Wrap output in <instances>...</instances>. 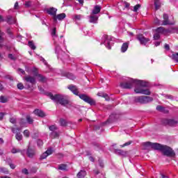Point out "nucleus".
<instances>
[{
  "label": "nucleus",
  "mask_w": 178,
  "mask_h": 178,
  "mask_svg": "<svg viewBox=\"0 0 178 178\" xmlns=\"http://www.w3.org/2000/svg\"><path fill=\"white\" fill-rule=\"evenodd\" d=\"M11 131L13 133H20L22 131V127H17V128H12Z\"/></svg>",
  "instance_id": "39"
},
{
  "label": "nucleus",
  "mask_w": 178,
  "mask_h": 178,
  "mask_svg": "<svg viewBox=\"0 0 178 178\" xmlns=\"http://www.w3.org/2000/svg\"><path fill=\"white\" fill-rule=\"evenodd\" d=\"M51 138H58V137H59V133L56 132V131H53L51 132L50 134Z\"/></svg>",
  "instance_id": "36"
},
{
  "label": "nucleus",
  "mask_w": 178,
  "mask_h": 178,
  "mask_svg": "<svg viewBox=\"0 0 178 178\" xmlns=\"http://www.w3.org/2000/svg\"><path fill=\"white\" fill-rule=\"evenodd\" d=\"M127 49H129V42H126L122 44L121 47V52H122V54H124V52H126Z\"/></svg>",
  "instance_id": "24"
},
{
  "label": "nucleus",
  "mask_w": 178,
  "mask_h": 178,
  "mask_svg": "<svg viewBox=\"0 0 178 178\" xmlns=\"http://www.w3.org/2000/svg\"><path fill=\"white\" fill-rule=\"evenodd\" d=\"M141 8V5L136 4L135 6H134V12H138V10Z\"/></svg>",
  "instance_id": "51"
},
{
  "label": "nucleus",
  "mask_w": 178,
  "mask_h": 178,
  "mask_svg": "<svg viewBox=\"0 0 178 178\" xmlns=\"http://www.w3.org/2000/svg\"><path fill=\"white\" fill-rule=\"evenodd\" d=\"M26 72L27 73H33L35 77H37L40 74H38V69L35 67L26 68Z\"/></svg>",
  "instance_id": "15"
},
{
  "label": "nucleus",
  "mask_w": 178,
  "mask_h": 178,
  "mask_svg": "<svg viewBox=\"0 0 178 178\" xmlns=\"http://www.w3.org/2000/svg\"><path fill=\"white\" fill-rule=\"evenodd\" d=\"M4 22H6L8 24H13V23H15V20L13 19V17H12V15H8Z\"/></svg>",
  "instance_id": "26"
},
{
  "label": "nucleus",
  "mask_w": 178,
  "mask_h": 178,
  "mask_svg": "<svg viewBox=\"0 0 178 178\" xmlns=\"http://www.w3.org/2000/svg\"><path fill=\"white\" fill-rule=\"evenodd\" d=\"M37 145L38 147H42L44 145V142L41 139H38L37 140Z\"/></svg>",
  "instance_id": "54"
},
{
  "label": "nucleus",
  "mask_w": 178,
  "mask_h": 178,
  "mask_svg": "<svg viewBox=\"0 0 178 178\" xmlns=\"http://www.w3.org/2000/svg\"><path fill=\"white\" fill-rule=\"evenodd\" d=\"M40 60L45 65V66H48V63L47 62V60L44 58V57L40 56Z\"/></svg>",
  "instance_id": "62"
},
{
  "label": "nucleus",
  "mask_w": 178,
  "mask_h": 178,
  "mask_svg": "<svg viewBox=\"0 0 178 178\" xmlns=\"http://www.w3.org/2000/svg\"><path fill=\"white\" fill-rule=\"evenodd\" d=\"M60 126L62 127H66L67 126V120L60 118Z\"/></svg>",
  "instance_id": "29"
},
{
  "label": "nucleus",
  "mask_w": 178,
  "mask_h": 178,
  "mask_svg": "<svg viewBox=\"0 0 178 178\" xmlns=\"http://www.w3.org/2000/svg\"><path fill=\"white\" fill-rule=\"evenodd\" d=\"M7 163L11 169H15L16 168V165H15V164L12 163V160L10 159H7Z\"/></svg>",
  "instance_id": "37"
},
{
  "label": "nucleus",
  "mask_w": 178,
  "mask_h": 178,
  "mask_svg": "<svg viewBox=\"0 0 178 178\" xmlns=\"http://www.w3.org/2000/svg\"><path fill=\"white\" fill-rule=\"evenodd\" d=\"M78 178H84L87 176V172L84 170H81L77 174Z\"/></svg>",
  "instance_id": "25"
},
{
  "label": "nucleus",
  "mask_w": 178,
  "mask_h": 178,
  "mask_svg": "<svg viewBox=\"0 0 178 178\" xmlns=\"http://www.w3.org/2000/svg\"><path fill=\"white\" fill-rule=\"evenodd\" d=\"M0 173H4L5 175H8V173H9V171H8V169L5 168H0Z\"/></svg>",
  "instance_id": "44"
},
{
  "label": "nucleus",
  "mask_w": 178,
  "mask_h": 178,
  "mask_svg": "<svg viewBox=\"0 0 178 178\" xmlns=\"http://www.w3.org/2000/svg\"><path fill=\"white\" fill-rule=\"evenodd\" d=\"M154 8H155V10H158V9L161 8V3L159 2V0L154 1Z\"/></svg>",
  "instance_id": "34"
},
{
  "label": "nucleus",
  "mask_w": 178,
  "mask_h": 178,
  "mask_svg": "<svg viewBox=\"0 0 178 178\" xmlns=\"http://www.w3.org/2000/svg\"><path fill=\"white\" fill-rule=\"evenodd\" d=\"M33 113L36 116H39V118H45V113H44L42 110L36 108L34 110Z\"/></svg>",
  "instance_id": "18"
},
{
  "label": "nucleus",
  "mask_w": 178,
  "mask_h": 178,
  "mask_svg": "<svg viewBox=\"0 0 178 178\" xmlns=\"http://www.w3.org/2000/svg\"><path fill=\"white\" fill-rule=\"evenodd\" d=\"M0 102L1 104H6V102H8V99H6L5 97L3 96H1L0 97Z\"/></svg>",
  "instance_id": "46"
},
{
  "label": "nucleus",
  "mask_w": 178,
  "mask_h": 178,
  "mask_svg": "<svg viewBox=\"0 0 178 178\" xmlns=\"http://www.w3.org/2000/svg\"><path fill=\"white\" fill-rule=\"evenodd\" d=\"M132 143H133V141L129 140V141H128V142L124 143L122 145H121V147H122V148L124 147H127L128 145H131Z\"/></svg>",
  "instance_id": "61"
},
{
  "label": "nucleus",
  "mask_w": 178,
  "mask_h": 178,
  "mask_svg": "<svg viewBox=\"0 0 178 178\" xmlns=\"http://www.w3.org/2000/svg\"><path fill=\"white\" fill-rule=\"evenodd\" d=\"M24 5L25 8H31V1H25Z\"/></svg>",
  "instance_id": "55"
},
{
  "label": "nucleus",
  "mask_w": 178,
  "mask_h": 178,
  "mask_svg": "<svg viewBox=\"0 0 178 178\" xmlns=\"http://www.w3.org/2000/svg\"><path fill=\"white\" fill-rule=\"evenodd\" d=\"M19 124L21 127H24V126H26V120L23 118H21L19 121Z\"/></svg>",
  "instance_id": "48"
},
{
  "label": "nucleus",
  "mask_w": 178,
  "mask_h": 178,
  "mask_svg": "<svg viewBox=\"0 0 178 178\" xmlns=\"http://www.w3.org/2000/svg\"><path fill=\"white\" fill-rule=\"evenodd\" d=\"M136 40L139 41L140 45H147L149 42V38H145L143 34H138L136 35Z\"/></svg>",
  "instance_id": "9"
},
{
  "label": "nucleus",
  "mask_w": 178,
  "mask_h": 178,
  "mask_svg": "<svg viewBox=\"0 0 178 178\" xmlns=\"http://www.w3.org/2000/svg\"><path fill=\"white\" fill-rule=\"evenodd\" d=\"M60 45H63V47L67 48L66 41L65 40V38L63 35H60V38L58 41L54 40V46H55V54L57 55L58 59H60L63 62L65 60H67L70 56L66 54V52L63 51L60 48Z\"/></svg>",
  "instance_id": "3"
},
{
  "label": "nucleus",
  "mask_w": 178,
  "mask_h": 178,
  "mask_svg": "<svg viewBox=\"0 0 178 178\" xmlns=\"http://www.w3.org/2000/svg\"><path fill=\"white\" fill-rule=\"evenodd\" d=\"M26 122L29 124H33L34 120L32 119V118L30 115H26Z\"/></svg>",
  "instance_id": "40"
},
{
  "label": "nucleus",
  "mask_w": 178,
  "mask_h": 178,
  "mask_svg": "<svg viewBox=\"0 0 178 178\" xmlns=\"http://www.w3.org/2000/svg\"><path fill=\"white\" fill-rule=\"evenodd\" d=\"M161 124L163 126H176L178 122L177 120H175L174 119H166L163 118L161 120Z\"/></svg>",
  "instance_id": "8"
},
{
  "label": "nucleus",
  "mask_w": 178,
  "mask_h": 178,
  "mask_svg": "<svg viewBox=\"0 0 178 178\" xmlns=\"http://www.w3.org/2000/svg\"><path fill=\"white\" fill-rule=\"evenodd\" d=\"M98 19H99V16L94 14H90V16H88V22L92 24H98Z\"/></svg>",
  "instance_id": "11"
},
{
  "label": "nucleus",
  "mask_w": 178,
  "mask_h": 178,
  "mask_svg": "<svg viewBox=\"0 0 178 178\" xmlns=\"http://www.w3.org/2000/svg\"><path fill=\"white\" fill-rule=\"evenodd\" d=\"M163 96L167 99H172V100L175 99V97L172 95H163Z\"/></svg>",
  "instance_id": "60"
},
{
  "label": "nucleus",
  "mask_w": 178,
  "mask_h": 178,
  "mask_svg": "<svg viewBox=\"0 0 178 178\" xmlns=\"http://www.w3.org/2000/svg\"><path fill=\"white\" fill-rule=\"evenodd\" d=\"M48 156L47 153H46V152H44L40 157V160L42 161V159H46V158Z\"/></svg>",
  "instance_id": "49"
},
{
  "label": "nucleus",
  "mask_w": 178,
  "mask_h": 178,
  "mask_svg": "<svg viewBox=\"0 0 178 178\" xmlns=\"http://www.w3.org/2000/svg\"><path fill=\"white\" fill-rule=\"evenodd\" d=\"M24 81H26V83H31L32 86H34L35 83H37V81L35 80V78L34 76L27 75L24 76Z\"/></svg>",
  "instance_id": "14"
},
{
  "label": "nucleus",
  "mask_w": 178,
  "mask_h": 178,
  "mask_svg": "<svg viewBox=\"0 0 178 178\" xmlns=\"http://www.w3.org/2000/svg\"><path fill=\"white\" fill-rule=\"evenodd\" d=\"M72 93L74 95L79 97L80 99L83 101V102H86V104L90 105V106H95V105H97V102L95 101V99L88 96L87 94H79V89L77 88L72 90Z\"/></svg>",
  "instance_id": "5"
},
{
  "label": "nucleus",
  "mask_w": 178,
  "mask_h": 178,
  "mask_svg": "<svg viewBox=\"0 0 178 178\" xmlns=\"http://www.w3.org/2000/svg\"><path fill=\"white\" fill-rule=\"evenodd\" d=\"M97 95L99 97H102L103 98H106V99L109 98V96H108V94L104 93V92H99Z\"/></svg>",
  "instance_id": "42"
},
{
  "label": "nucleus",
  "mask_w": 178,
  "mask_h": 178,
  "mask_svg": "<svg viewBox=\"0 0 178 178\" xmlns=\"http://www.w3.org/2000/svg\"><path fill=\"white\" fill-rule=\"evenodd\" d=\"M167 30H169V29H165L163 27H159L156 29V31L159 34H170V32H167Z\"/></svg>",
  "instance_id": "21"
},
{
  "label": "nucleus",
  "mask_w": 178,
  "mask_h": 178,
  "mask_svg": "<svg viewBox=\"0 0 178 178\" xmlns=\"http://www.w3.org/2000/svg\"><path fill=\"white\" fill-rule=\"evenodd\" d=\"M114 152L115 154H116V155H119L120 156H124V157L127 156V152H124L122 149H115L114 150Z\"/></svg>",
  "instance_id": "20"
},
{
  "label": "nucleus",
  "mask_w": 178,
  "mask_h": 178,
  "mask_svg": "<svg viewBox=\"0 0 178 178\" xmlns=\"http://www.w3.org/2000/svg\"><path fill=\"white\" fill-rule=\"evenodd\" d=\"M17 87L18 90H24V86L22 83H17Z\"/></svg>",
  "instance_id": "59"
},
{
  "label": "nucleus",
  "mask_w": 178,
  "mask_h": 178,
  "mask_svg": "<svg viewBox=\"0 0 178 178\" xmlns=\"http://www.w3.org/2000/svg\"><path fill=\"white\" fill-rule=\"evenodd\" d=\"M145 145L146 147H151V148L155 151H161V152H163V155H165L166 156H176V153H175L173 149L168 145H163L161 143L151 142H146Z\"/></svg>",
  "instance_id": "2"
},
{
  "label": "nucleus",
  "mask_w": 178,
  "mask_h": 178,
  "mask_svg": "<svg viewBox=\"0 0 178 178\" xmlns=\"http://www.w3.org/2000/svg\"><path fill=\"white\" fill-rule=\"evenodd\" d=\"M12 154H17V152H21V154L24 156V152H26V149L20 150L19 149L13 148L11 150Z\"/></svg>",
  "instance_id": "27"
},
{
  "label": "nucleus",
  "mask_w": 178,
  "mask_h": 178,
  "mask_svg": "<svg viewBox=\"0 0 178 178\" xmlns=\"http://www.w3.org/2000/svg\"><path fill=\"white\" fill-rule=\"evenodd\" d=\"M7 33L8 34L9 37L12 39L15 38V36H13V33H12V31H10V29H7Z\"/></svg>",
  "instance_id": "53"
},
{
  "label": "nucleus",
  "mask_w": 178,
  "mask_h": 178,
  "mask_svg": "<svg viewBox=\"0 0 178 178\" xmlns=\"http://www.w3.org/2000/svg\"><path fill=\"white\" fill-rule=\"evenodd\" d=\"M45 152L47 154L48 156H49V155H52V152H54V150L52 149V147H50L47 149Z\"/></svg>",
  "instance_id": "56"
},
{
  "label": "nucleus",
  "mask_w": 178,
  "mask_h": 178,
  "mask_svg": "<svg viewBox=\"0 0 178 178\" xmlns=\"http://www.w3.org/2000/svg\"><path fill=\"white\" fill-rule=\"evenodd\" d=\"M172 60H175V62H177V63H178V54L177 53L173 54L172 55Z\"/></svg>",
  "instance_id": "43"
},
{
  "label": "nucleus",
  "mask_w": 178,
  "mask_h": 178,
  "mask_svg": "<svg viewBox=\"0 0 178 178\" xmlns=\"http://www.w3.org/2000/svg\"><path fill=\"white\" fill-rule=\"evenodd\" d=\"M10 122L13 124H16V118H10Z\"/></svg>",
  "instance_id": "64"
},
{
  "label": "nucleus",
  "mask_w": 178,
  "mask_h": 178,
  "mask_svg": "<svg viewBox=\"0 0 178 178\" xmlns=\"http://www.w3.org/2000/svg\"><path fill=\"white\" fill-rule=\"evenodd\" d=\"M46 13L47 15H50V16H53V17H55L56 16V12H58V9L54 7H51L49 8H47L45 10Z\"/></svg>",
  "instance_id": "12"
},
{
  "label": "nucleus",
  "mask_w": 178,
  "mask_h": 178,
  "mask_svg": "<svg viewBox=\"0 0 178 178\" xmlns=\"http://www.w3.org/2000/svg\"><path fill=\"white\" fill-rule=\"evenodd\" d=\"M26 155L28 156V158H31L33 159L34 158V156L35 155V152L34 151V149L28 147V149H26Z\"/></svg>",
  "instance_id": "19"
},
{
  "label": "nucleus",
  "mask_w": 178,
  "mask_h": 178,
  "mask_svg": "<svg viewBox=\"0 0 178 178\" xmlns=\"http://www.w3.org/2000/svg\"><path fill=\"white\" fill-rule=\"evenodd\" d=\"M46 95L50 98L56 104H59L62 106H66V105H69V100L65 98V95L60 94H56L54 95L51 92L46 93Z\"/></svg>",
  "instance_id": "4"
},
{
  "label": "nucleus",
  "mask_w": 178,
  "mask_h": 178,
  "mask_svg": "<svg viewBox=\"0 0 178 178\" xmlns=\"http://www.w3.org/2000/svg\"><path fill=\"white\" fill-rule=\"evenodd\" d=\"M175 24V22L169 21V15L168 14H163V21L161 23V26H173Z\"/></svg>",
  "instance_id": "10"
},
{
  "label": "nucleus",
  "mask_w": 178,
  "mask_h": 178,
  "mask_svg": "<svg viewBox=\"0 0 178 178\" xmlns=\"http://www.w3.org/2000/svg\"><path fill=\"white\" fill-rule=\"evenodd\" d=\"M98 163H99V166H100V168H104V161H102V159H98Z\"/></svg>",
  "instance_id": "50"
},
{
  "label": "nucleus",
  "mask_w": 178,
  "mask_h": 178,
  "mask_svg": "<svg viewBox=\"0 0 178 178\" xmlns=\"http://www.w3.org/2000/svg\"><path fill=\"white\" fill-rule=\"evenodd\" d=\"M116 120V114H111L109 117L108 119L104 122H102L101 126H105V124H108V123H113Z\"/></svg>",
  "instance_id": "13"
},
{
  "label": "nucleus",
  "mask_w": 178,
  "mask_h": 178,
  "mask_svg": "<svg viewBox=\"0 0 178 178\" xmlns=\"http://www.w3.org/2000/svg\"><path fill=\"white\" fill-rule=\"evenodd\" d=\"M8 58L10 59L11 60H16L17 59V57H16V56H15L12 54H9Z\"/></svg>",
  "instance_id": "45"
},
{
  "label": "nucleus",
  "mask_w": 178,
  "mask_h": 178,
  "mask_svg": "<svg viewBox=\"0 0 178 178\" xmlns=\"http://www.w3.org/2000/svg\"><path fill=\"white\" fill-rule=\"evenodd\" d=\"M67 88H68V90H70V91L71 92H72L74 91V90H76L77 88V86L71 84V85L67 86Z\"/></svg>",
  "instance_id": "41"
},
{
  "label": "nucleus",
  "mask_w": 178,
  "mask_h": 178,
  "mask_svg": "<svg viewBox=\"0 0 178 178\" xmlns=\"http://www.w3.org/2000/svg\"><path fill=\"white\" fill-rule=\"evenodd\" d=\"M24 137L29 138L30 137V131L29 129H26L24 131Z\"/></svg>",
  "instance_id": "52"
},
{
  "label": "nucleus",
  "mask_w": 178,
  "mask_h": 178,
  "mask_svg": "<svg viewBox=\"0 0 178 178\" xmlns=\"http://www.w3.org/2000/svg\"><path fill=\"white\" fill-rule=\"evenodd\" d=\"M101 9H102V6H101L100 5H96L94 6L90 14L97 15L101 12Z\"/></svg>",
  "instance_id": "17"
},
{
  "label": "nucleus",
  "mask_w": 178,
  "mask_h": 178,
  "mask_svg": "<svg viewBox=\"0 0 178 178\" xmlns=\"http://www.w3.org/2000/svg\"><path fill=\"white\" fill-rule=\"evenodd\" d=\"M154 101V98L149 96H138L133 97V102L135 104H149V102H152Z\"/></svg>",
  "instance_id": "6"
},
{
  "label": "nucleus",
  "mask_w": 178,
  "mask_h": 178,
  "mask_svg": "<svg viewBox=\"0 0 178 178\" xmlns=\"http://www.w3.org/2000/svg\"><path fill=\"white\" fill-rule=\"evenodd\" d=\"M156 111H159V112H163V111H165V107L162 106H157Z\"/></svg>",
  "instance_id": "58"
},
{
  "label": "nucleus",
  "mask_w": 178,
  "mask_h": 178,
  "mask_svg": "<svg viewBox=\"0 0 178 178\" xmlns=\"http://www.w3.org/2000/svg\"><path fill=\"white\" fill-rule=\"evenodd\" d=\"M51 35L54 40H55V38H58V35L56 34V28L54 27L53 29H51Z\"/></svg>",
  "instance_id": "31"
},
{
  "label": "nucleus",
  "mask_w": 178,
  "mask_h": 178,
  "mask_svg": "<svg viewBox=\"0 0 178 178\" xmlns=\"http://www.w3.org/2000/svg\"><path fill=\"white\" fill-rule=\"evenodd\" d=\"M67 164H60L58 166L59 170H67Z\"/></svg>",
  "instance_id": "35"
},
{
  "label": "nucleus",
  "mask_w": 178,
  "mask_h": 178,
  "mask_svg": "<svg viewBox=\"0 0 178 178\" xmlns=\"http://www.w3.org/2000/svg\"><path fill=\"white\" fill-rule=\"evenodd\" d=\"M28 45H29V48H31V49H33V51H34L35 49V48H37L35 47V44H34V42H33V41H29Z\"/></svg>",
  "instance_id": "32"
},
{
  "label": "nucleus",
  "mask_w": 178,
  "mask_h": 178,
  "mask_svg": "<svg viewBox=\"0 0 178 178\" xmlns=\"http://www.w3.org/2000/svg\"><path fill=\"white\" fill-rule=\"evenodd\" d=\"M102 41L107 49H112V47H113V44H115L113 37L108 35H104L102 37Z\"/></svg>",
  "instance_id": "7"
},
{
  "label": "nucleus",
  "mask_w": 178,
  "mask_h": 178,
  "mask_svg": "<svg viewBox=\"0 0 178 178\" xmlns=\"http://www.w3.org/2000/svg\"><path fill=\"white\" fill-rule=\"evenodd\" d=\"M93 147H95V149H96L97 151H102V149H104V147H102V145L95 142L92 143Z\"/></svg>",
  "instance_id": "23"
},
{
  "label": "nucleus",
  "mask_w": 178,
  "mask_h": 178,
  "mask_svg": "<svg viewBox=\"0 0 178 178\" xmlns=\"http://www.w3.org/2000/svg\"><path fill=\"white\" fill-rule=\"evenodd\" d=\"M65 77H67V79H69L70 80H74V79H76V76L70 72L65 73Z\"/></svg>",
  "instance_id": "30"
},
{
  "label": "nucleus",
  "mask_w": 178,
  "mask_h": 178,
  "mask_svg": "<svg viewBox=\"0 0 178 178\" xmlns=\"http://www.w3.org/2000/svg\"><path fill=\"white\" fill-rule=\"evenodd\" d=\"M120 87L124 90H130L135 87L134 91L136 94L151 95V92L148 89H143L148 87V82L145 81L129 78L127 82H121Z\"/></svg>",
  "instance_id": "1"
},
{
  "label": "nucleus",
  "mask_w": 178,
  "mask_h": 178,
  "mask_svg": "<svg viewBox=\"0 0 178 178\" xmlns=\"http://www.w3.org/2000/svg\"><path fill=\"white\" fill-rule=\"evenodd\" d=\"M15 138L17 141H22L23 140V136L20 133H17L15 135Z\"/></svg>",
  "instance_id": "38"
},
{
  "label": "nucleus",
  "mask_w": 178,
  "mask_h": 178,
  "mask_svg": "<svg viewBox=\"0 0 178 178\" xmlns=\"http://www.w3.org/2000/svg\"><path fill=\"white\" fill-rule=\"evenodd\" d=\"M4 41H5V39L2 37V35H0V48H2L3 47Z\"/></svg>",
  "instance_id": "57"
},
{
  "label": "nucleus",
  "mask_w": 178,
  "mask_h": 178,
  "mask_svg": "<svg viewBox=\"0 0 178 178\" xmlns=\"http://www.w3.org/2000/svg\"><path fill=\"white\" fill-rule=\"evenodd\" d=\"M161 38V35L158 33L157 32L154 34V40H159Z\"/></svg>",
  "instance_id": "63"
},
{
  "label": "nucleus",
  "mask_w": 178,
  "mask_h": 178,
  "mask_svg": "<svg viewBox=\"0 0 178 178\" xmlns=\"http://www.w3.org/2000/svg\"><path fill=\"white\" fill-rule=\"evenodd\" d=\"M36 77L40 83H47V77L44 76V75L39 74Z\"/></svg>",
  "instance_id": "22"
},
{
  "label": "nucleus",
  "mask_w": 178,
  "mask_h": 178,
  "mask_svg": "<svg viewBox=\"0 0 178 178\" xmlns=\"http://www.w3.org/2000/svg\"><path fill=\"white\" fill-rule=\"evenodd\" d=\"M167 33H170V34H173L176 33L177 34H178V27L170 28L167 30Z\"/></svg>",
  "instance_id": "28"
},
{
  "label": "nucleus",
  "mask_w": 178,
  "mask_h": 178,
  "mask_svg": "<svg viewBox=\"0 0 178 178\" xmlns=\"http://www.w3.org/2000/svg\"><path fill=\"white\" fill-rule=\"evenodd\" d=\"M72 19H73L74 22L81 20V15H74L72 16Z\"/></svg>",
  "instance_id": "33"
},
{
  "label": "nucleus",
  "mask_w": 178,
  "mask_h": 178,
  "mask_svg": "<svg viewBox=\"0 0 178 178\" xmlns=\"http://www.w3.org/2000/svg\"><path fill=\"white\" fill-rule=\"evenodd\" d=\"M65 17H66V14L65 13L58 14L57 15L56 14V16L54 17H53V21H54V23H57L58 20L62 21Z\"/></svg>",
  "instance_id": "16"
},
{
  "label": "nucleus",
  "mask_w": 178,
  "mask_h": 178,
  "mask_svg": "<svg viewBox=\"0 0 178 178\" xmlns=\"http://www.w3.org/2000/svg\"><path fill=\"white\" fill-rule=\"evenodd\" d=\"M57 129H58V127H56V125H51L49 127V129L51 132L55 131V130H56Z\"/></svg>",
  "instance_id": "47"
}]
</instances>
